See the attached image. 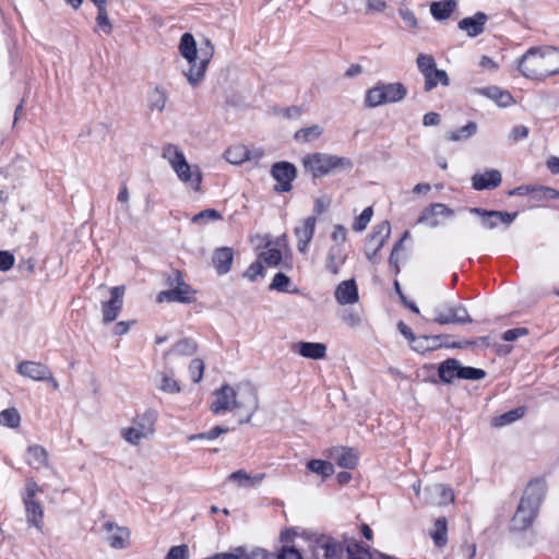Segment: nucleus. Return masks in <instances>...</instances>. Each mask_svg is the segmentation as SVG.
Wrapping results in <instances>:
<instances>
[{
	"label": "nucleus",
	"mask_w": 559,
	"mask_h": 559,
	"mask_svg": "<svg viewBox=\"0 0 559 559\" xmlns=\"http://www.w3.org/2000/svg\"><path fill=\"white\" fill-rule=\"evenodd\" d=\"M259 408L257 389L251 383H241L234 386L223 385L214 392L211 411L214 414L235 412L239 423H248Z\"/></svg>",
	"instance_id": "nucleus-1"
},
{
	"label": "nucleus",
	"mask_w": 559,
	"mask_h": 559,
	"mask_svg": "<svg viewBox=\"0 0 559 559\" xmlns=\"http://www.w3.org/2000/svg\"><path fill=\"white\" fill-rule=\"evenodd\" d=\"M201 56L198 57L197 43L190 33H185L179 43L180 55L187 60L188 69L182 71L191 87H197L204 80L207 66L214 56V45L210 39L203 41Z\"/></svg>",
	"instance_id": "nucleus-2"
},
{
	"label": "nucleus",
	"mask_w": 559,
	"mask_h": 559,
	"mask_svg": "<svg viewBox=\"0 0 559 559\" xmlns=\"http://www.w3.org/2000/svg\"><path fill=\"white\" fill-rule=\"evenodd\" d=\"M518 70L531 80L554 75L550 46L530 48L519 60Z\"/></svg>",
	"instance_id": "nucleus-3"
},
{
	"label": "nucleus",
	"mask_w": 559,
	"mask_h": 559,
	"mask_svg": "<svg viewBox=\"0 0 559 559\" xmlns=\"http://www.w3.org/2000/svg\"><path fill=\"white\" fill-rule=\"evenodd\" d=\"M302 166L313 178H320L334 170L352 168L353 163L346 157L326 153H312L302 158Z\"/></svg>",
	"instance_id": "nucleus-4"
},
{
	"label": "nucleus",
	"mask_w": 559,
	"mask_h": 559,
	"mask_svg": "<svg viewBox=\"0 0 559 559\" xmlns=\"http://www.w3.org/2000/svg\"><path fill=\"white\" fill-rule=\"evenodd\" d=\"M157 415L154 411H146L136 415L131 426L121 429V437L130 444L138 445L144 439L151 438L155 432Z\"/></svg>",
	"instance_id": "nucleus-5"
},
{
	"label": "nucleus",
	"mask_w": 559,
	"mask_h": 559,
	"mask_svg": "<svg viewBox=\"0 0 559 559\" xmlns=\"http://www.w3.org/2000/svg\"><path fill=\"white\" fill-rule=\"evenodd\" d=\"M407 91L400 83H380L369 88L366 93L365 105L368 108H374L388 103H397L406 97Z\"/></svg>",
	"instance_id": "nucleus-6"
},
{
	"label": "nucleus",
	"mask_w": 559,
	"mask_h": 559,
	"mask_svg": "<svg viewBox=\"0 0 559 559\" xmlns=\"http://www.w3.org/2000/svg\"><path fill=\"white\" fill-rule=\"evenodd\" d=\"M416 63L425 79V92H430L439 83L443 86L449 85V76L447 72L437 68L435 58L431 55L419 53L416 59Z\"/></svg>",
	"instance_id": "nucleus-7"
},
{
	"label": "nucleus",
	"mask_w": 559,
	"mask_h": 559,
	"mask_svg": "<svg viewBox=\"0 0 559 559\" xmlns=\"http://www.w3.org/2000/svg\"><path fill=\"white\" fill-rule=\"evenodd\" d=\"M435 322L438 324H466L472 323V318L466 308L460 304L448 305L445 308L436 309Z\"/></svg>",
	"instance_id": "nucleus-8"
},
{
	"label": "nucleus",
	"mask_w": 559,
	"mask_h": 559,
	"mask_svg": "<svg viewBox=\"0 0 559 559\" xmlns=\"http://www.w3.org/2000/svg\"><path fill=\"white\" fill-rule=\"evenodd\" d=\"M124 286L110 288V299L102 302L103 322H114L123 307Z\"/></svg>",
	"instance_id": "nucleus-9"
},
{
	"label": "nucleus",
	"mask_w": 559,
	"mask_h": 559,
	"mask_svg": "<svg viewBox=\"0 0 559 559\" xmlns=\"http://www.w3.org/2000/svg\"><path fill=\"white\" fill-rule=\"evenodd\" d=\"M272 176L277 181L275 190L287 192L292 189V181L296 177V168L288 162L275 163L272 166Z\"/></svg>",
	"instance_id": "nucleus-10"
},
{
	"label": "nucleus",
	"mask_w": 559,
	"mask_h": 559,
	"mask_svg": "<svg viewBox=\"0 0 559 559\" xmlns=\"http://www.w3.org/2000/svg\"><path fill=\"white\" fill-rule=\"evenodd\" d=\"M424 501L427 504L444 506L454 501V492L443 484H433L425 488Z\"/></svg>",
	"instance_id": "nucleus-11"
},
{
	"label": "nucleus",
	"mask_w": 559,
	"mask_h": 559,
	"mask_svg": "<svg viewBox=\"0 0 559 559\" xmlns=\"http://www.w3.org/2000/svg\"><path fill=\"white\" fill-rule=\"evenodd\" d=\"M194 294L195 290L183 282L175 288L160 292L156 297V301L159 304L164 301L190 304L194 300Z\"/></svg>",
	"instance_id": "nucleus-12"
},
{
	"label": "nucleus",
	"mask_w": 559,
	"mask_h": 559,
	"mask_svg": "<svg viewBox=\"0 0 559 559\" xmlns=\"http://www.w3.org/2000/svg\"><path fill=\"white\" fill-rule=\"evenodd\" d=\"M328 456L343 468L354 469L358 464V453L353 448H332L328 451Z\"/></svg>",
	"instance_id": "nucleus-13"
},
{
	"label": "nucleus",
	"mask_w": 559,
	"mask_h": 559,
	"mask_svg": "<svg viewBox=\"0 0 559 559\" xmlns=\"http://www.w3.org/2000/svg\"><path fill=\"white\" fill-rule=\"evenodd\" d=\"M104 530L108 533H111L108 536L107 542L109 546L114 549H123L129 546L130 531L127 527L119 526L114 522H106L103 525Z\"/></svg>",
	"instance_id": "nucleus-14"
},
{
	"label": "nucleus",
	"mask_w": 559,
	"mask_h": 559,
	"mask_svg": "<svg viewBox=\"0 0 559 559\" xmlns=\"http://www.w3.org/2000/svg\"><path fill=\"white\" fill-rule=\"evenodd\" d=\"M254 239L259 240V247L264 246L265 250L259 253L260 261L267 266H277L282 259V252L280 249L272 247L273 240L269 235L255 236Z\"/></svg>",
	"instance_id": "nucleus-15"
},
{
	"label": "nucleus",
	"mask_w": 559,
	"mask_h": 559,
	"mask_svg": "<svg viewBox=\"0 0 559 559\" xmlns=\"http://www.w3.org/2000/svg\"><path fill=\"white\" fill-rule=\"evenodd\" d=\"M545 492V481L540 479H535L527 484L521 500L528 504L531 508L538 511V508L544 499Z\"/></svg>",
	"instance_id": "nucleus-16"
},
{
	"label": "nucleus",
	"mask_w": 559,
	"mask_h": 559,
	"mask_svg": "<svg viewBox=\"0 0 559 559\" xmlns=\"http://www.w3.org/2000/svg\"><path fill=\"white\" fill-rule=\"evenodd\" d=\"M316 224V216H310L304 219L300 225L295 227L294 231L298 240L297 248L301 253H305L307 251L308 245L312 240Z\"/></svg>",
	"instance_id": "nucleus-17"
},
{
	"label": "nucleus",
	"mask_w": 559,
	"mask_h": 559,
	"mask_svg": "<svg viewBox=\"0 0 559 559\" xmlns=\"http://www.w3.org/2000/svg\"><path fill=\"white\" fill-rule=\"evenodd\" d=\"M502 180L501 173L497 169H489L485 173H477L472 177V185L475 190H490L497 188Z\"/></svg>",
	"instance_id": "nucleus-18"
},
{
	"label": "nucleus",
	"mask_w": 559,
	"mask_h": 559,
	"mask_svg": "<svg viewBox=\"0 0 559 559\" xmlns=\"http://www.w3.org/2000/svg\"><path fill=\"white\" fill-rule=\"evenodd\" d=\"M537 511L528 504L520 501L518 510L512 519V528L516 531H524L531 526L536 518Z\"/></svg>",
	"instance_id": "nucleus-19"
},
{
	"label": "nucleus",
	"mask_w": 559,
	"mask_h": 559,
	"mask_svg": "<svg viewBox=\"0 0 559 559\" xmlns=\"http://www.w3.org/2000/svg\"><path fill=\"white\" fill-rule=\"evenodd\" d=\"M175 173L181 182L190 185L195 191H200L202 173L198 165H190L186 162L182 164V168H178Z\"/></svg>",
	"instance_id": "nucleus-20"
},
{
	"label": "nucleus",
	"mask_w": 559,
	"mask_h": 559,
	"mask_svg": "<svg viewBox=\"0 0 559 559\" xmlns=\"http://www.w3.org/2000/svg\"><path fill=\"white\" fill-rule=\"evenodd\" d=\"M487 20L484 12H477L473 16L462 19L459 22V28L466 32L469 37H476L484 32Z\"/></svg>",
	"instance_id": "nucleus-21"
},
{
	"label": "nucleus",
	"mask_w": 559,
	"mask_h": 559,
	"mask_svg": "<svg viewBox=\"0 0 559 559\" xmlns=\"http://www.w3.org/2000/svg\"><path fill=\"white\" fill-rule=\"evenodd\" d=\"M335 299L340 305H352L358 301V289L355 280L340 283L335 289Z\"/></svg>",
	"instance_id": "nucleus-22"
},
{
	"label": "nucleus",
	"mask_w": 559,
	"mask_h": 559,
	"mask_svg": "<svg viewBox=\"0 0 559 559\" xmlns=\"http://www.w3.org/2000/svg\"><path fill=\"white\" fill-rule=\"evenodd\" d=\"M17 372L35 381H43L49 374V368L36 361H22L17 366Z\"/></svg>",
	"instance_id": "nucleus-23"
},
{
	"label": "nucleus",
	"mask_w": 559,
	"mask_h": 559,
	"mask_svg": "<svg viewBox=\"0 0 559 559\" xmlns=\"http://www.w3.org/2000/svg\"><path fill=\"white\" fill-rule=\"evenodd\" d=\"M437 215L452 216L453 211L450 210L444 204L435 203L421 212L420 216L417 219V223H419V224L426 223L431 227H436L439 225V222L436 218Z\"/></svg>",
	"instance_id": "nucleus-24"
},
{
	"label": "nucleus",
	"mask_w": 559,
	"mask_h": 559,
	"mask_svg": "<svg viewBox=\"0 0 559 559\" xmlns=\"http://www.w3.org/2000/svg\"><path fill=\"white\" fill-rule=\"evenodd\" d=\"M156 388L165 394H178L181 391V386L171 370L157 372Z\"/></svg>",
	"instance_id": "nucleus-25"
},
{
	"label": "nucleus",
	"mask_w": 559,
	"mask_h": 559,
	"mask_svg": "<svg viewBox=\"0 0 559 559\" xmlns=\"http://www.w3.org/2000/svg\"><path fill=\"white\" fill-rule=\"evenodd\" d=\"M346 258L347 255L342 246H332L325 258V269L333 275H337L340 273V267L345 263Z\"/></svg>",
	"instance_id": "nucleus-26"
},
{
	"label": "nucleus",
	"mask_w": 559,
	"mask_h": 559,
	"mask_svg": "<svg viewBox=\"0 0 559 559\" xmlns=\"http://www.w3.org/2000/svg\"><path fill=\"white\" fill-rule=\"evenodd\" d=\"M391 235V225L388 221L381 222L376 226L369 238L368 246L373 247V254H378L379 250L384 246Z\"/></svg>",
	"instance_id": "nucleus-27"
},
{
	"label": "nucleus",
	"mask_w": 559,
	"mask_h": 559,
	"mask_svg": "<svg viewBox=\"0 0 559 559\" xmlns=\"http://www.w3.org/2000/svg\"><path fill=\"white\" fill-rule=\"evenodd\" d=\"M162 157L168 162L174 171L182 168V164L187 162L183 152L173 143H167L163 146Z\"/></svg>",
	"instance_id": "nucleus-28"
},
{
	"label": "nucleus",
	"mask_w": 559,
	"mask_h": 559,
	"mask_svg": "<svg viewBox=\"0 0 559 559\" xmlns=\"http://www.w3.org/2000/svg\"><path fill=\"white\" fill-rule=\"evenodd\" d=\"M296 352L310 359H323L326 356V346L323 343L300 342L296 345Z\"/></svg>",
	"instance_id": "nucleus-29"
},
{
	"label": "nucleus",
	"mask_w": 559,
	"mask_h": 559,
	"mask_svg": "<svg viewBox=\"0 0 559 559\" xmlns=\"http://www.w3.org/2000/svg\"><path fill=\"white\" fill-rule=\"evenodd\" d=\"M476 92L492 99L500 107H508L514 103L513 96L508 91L497 86L477 88Z\"/></svg>",
	"instance_id": "nucleus-30"
},
{
	"label": "nucleus",
	"mask_w": 559,
	"mask_h": 559,
	"mask_svg": "<svg viewBox=\"0 0 559 559\" xmlns=\"http://www.w3.org/2000/svg\"><path fill=\"white\" fill-rule=\"evenodd\" d=\"M234 259V252L231 248L223 247L214 251L212 261L219 274H225L230 270Z\"/></svg>",
	"instance_id": "nucleus-31"
},
{
	"label": "nucleus",
	"mask_w": 559,
	"mask_h": 559,
	"mask_svg": "<svg viewBox=\"0 0 559 559\" xmlns=\"http://www.w3.org/2000/svg\"><path fill=\"white\" fill-rule=\"evenodd\" d=\"M27 464L40 469L49 466L48 452L41 445L34 444L27 448Z\"/></svg>",
	"instance_id": "nucleus-32"
},
{
	"label": "nucleus",
	"mask_w": 559,
	"mask_h": 559,
	"mask_svg": "<svg viewBox=\"0 0 559 559\" xmlns=\"http://www.w3.org/2000/svg\"><path fill=\"white\" fill-rule=\"evenodd\" d=\"M168 100V94L165 88L155 86L148 94L147 107L150 111L162 114Z\"/></svg>",
	"instance_id": "nucleus-33"
},
{
	"label": "nucleus",
	"mask_w": 559,
	"mask_h": 559,
	"mask_svg": "<svg viewBox=\"0 0 559 559\" xmlns=\"http://www.w3.org/2000/svg\"><path fill=\"white\" fill-rule=\"evenodd\" d=\"M456 7L455 0L436 1L430 4V13L436 20L443 21L451 16Z\"/></svg>",
	"instance_id": "nucleus-34"
},
{
	"label": "nucleus",
	"mask_w": 559,
	"mask_h": 559,
	"mask_svg": "<svg viewBox=\"0 0 559 559\" xmlns=\"http://www.w3.org/2000/svg\"><path fill=\"white\" fill-rule=\"evenodd\" d=\"M460 361L454 358H449L440 364L438 374L442 382L451 383L454 379H459Z\"/></svg>",
	"instance_id": "nucleus-35"
},
{
	"label": "nucleus",
	"mask_w": 559,
	"mask_h": 559,
	"mask_svg": "<svg viewBox=\"0 0 559 559\" xmlns=\"http://www.w3.org/2000/svg\"><path fill=\"white\" fill-rule=\"evenodd\" d=\"M24 503L28 523L40 530L44 515L41 506L39 502L29 498H24Z\"/></svg>",
	"instance_id": "nucleus-36"
},
{
	"label": "nucleus",
	"mask_w": 559,
	"mask_h": 559,
	"mask_svg": "<svg viewBox=\"0 0 559 559\" xmlns=\"http://www.w3.org/2000/svg\"><path fill=\"white\" fill-rule=\"evenodd\" d=\"M265 478L264 473L250 475L243 469L236 471L229 475V479L237 483L240 487H253Z\"/></svg>",
	"instance_id": "nucleus-37"
},
{
	"label": "nucleus",
	"mask_w": 559,
	"mask_h": 559,
	"mask_svg": "<svg viewBox=\"0 0 559 559\" xmlns=\"http://www.w3.org/2000/svg\"><path fill=\"white\" fill-rule=\"evenodd\" d=\"M471 213L476 214L483 218L489 217H496L500 221V224H503L506 226H509L513 223V221L516 217V213H508V212H501V211H487L481 207H471L468 210Z\"/></svg>",
	"instance_id": "nucleus-38"
},
{
	"label": "nucleus",
	"mask_w": 559,
	"mask_h": 559,
	"mask_svg": "<svg viewBox=\"0 0 559 559\" xmlns=\"http://www.w3.org/2000/svg\"><path fill=\"white\" fill-rule=\"evenodd\" d=\"M318 547L323 550L325 559H340L343 554V545L329 538L318 543Z\"/></svg>",
	"instance_id": "nucleus-39"
},
{
	"label": "nucleus",
	"mask_w": 559,
	"mask_h": 559,
	"mask_svg": "<svg viewBox=\"0 0 559 559\" xmlns=\"http://www.w3.org/2000/svg\"><path fill=\"white\" fill-rule=\"evenodd\" d=\"M307 468L324 479L334 474V465L329 461L312 459L307 463Z\"/></svg>",
	"instance_id": "nucleus-40"
},
{
	"label": "nucleus",
	"mask_w": 559,
	"mask_h": 559,
	"mask_svg": "<svg viewBox=\"0 0 559 559\" xmlns=\"http://www.w3.org/2000/svg\"><path fill=\"white\" fill-rule=\"evenodd\" d=\"M448 528H447V519L445 518H439L435 522V527L430 532V536L433 539V543L437 547H443L445 546L448 542L447 537Z\"/></svg>",
	"instance_id": "nucleus-41"
},
{
	"label": "nucleus",
	"mask_w": 559,
	"mask_h": 559,
	"mask_svg": "<svg viewBox=\"0 0 559 559\" xmlns=\"http://www.w3.org/2000/svg\"><path fill=\"white\" fill-rule=\"evenodd\" d=\"M524 414H525L524 407H516V408L511 409L500 416L492 418L491 425L493 427H502V426L509 425V424L522 418L524 416Z\"/></svg>",
	"instance_id": "nucleus-42"
},
{
	"label": "nucleus",
	"mask_w": 559,
	"mask_h": 559,
	"mask_svg": "<svg viewBox=\"0 0 559 559\" xmlns=\"http://www.w3.org/2000/svg\"><path fill=\"white\" fill-rule=\"evenodd\" d=\"M225 158L228 163L238 165L249 158V151L243 145H234L225 152Z\"/></svg>",
	"instance_id": "nucleus-43"
},
{
	"label": "nucleus",
	"mask_w": 559,
	"mask_h": 559,
	"mask_svg": "<svg viewBox=\"0 0 559 559\" xmlns=\"http://www.w3.org/2000/svg\"><path fill=\"white\" fill-rule=\"evenodd\" d=\"M197 350V344L191 340L179 341L170 352L165 354V359L173 355L191 356Z\"/></svg>",
	"instance_id": "nucleus-44"
},
{
	"label": "nucleus",
	"mask_w": 559,
	"mask_h": 559,
	"mask_svg": "<svg viewBox=\"0 0 559 559\" xmlns=\"http://www.w3.org/2000/svg\"><path fill=\"white\" fill-rule=\"evenodd\" d=\"M322 132L323 129L320 126L313 124L311 127L298 130L294 138L297 141L307 143L317 140L322 134Z\"/></svg>",
	"instance_id": "nucleus-45"
},
{
	"label": "nucleus",
	"mask_w": 559,
	"mask_h": 559,
	"mask_svg": "<svg viewBox=\"0 0 559 559\" xmlns=\"http://www.w3.org/2000/svg\"><path fill=\"white\" fill-rule=\"evenodd\" d=\"M346 552L348 559H371V555L368 549L364 548L355 540L347 543Z\"/></svg>",
	"instance_id": "nucleus-46"
},
{
	"label": "nucleus",
	"mask_w": 559,
	"mask_h": 559,
	"mask_svg": "<svg viewBox=\"0 0 559 559\" xmlns=\"http://www.w3.org/2000/svg\"><path fill=\"white\" fill-rule=\"evenodd\" d=\"M21 423V416L16 408H8L0 413V424H3L10 428H17Z\"/></svg>",
	"instance_id": "nucleus-47"
},
{
	"label": "nucleus",
	"mask_w": 559,
	"mask_h": 559,
	"mask_svg": "<svg viewBox=\"0 0 559 559\" xmlns=\"http://www.w3.org/2000/svg\"><path fill=\"white\" fill-rule=\"evenodd\" d=\"M477 130V126L475 122L471 121L466 126L452 131L448 134V139L450 141H461L463 139H468L472 136Z\"/></svg>",
	"instance_id": "nucleus-48"
},
{
	"label": "nucleus",
	"mask_w": 559,
	"mask_h": 559,
	"mask_svg": "<svg viewBox=\"0 0 559 559\" xmlns=\"http://www.w3.org/2000/svg\"><path fill=\"white\" fill-rule=\"evenodd\" d=\"M219 219H222V214L218 211H216L214 209H206V210L201 211L200 213L195 214L191 218V222L193 224L203 225L209 221H219Z\"/></svg>",
	"instance_id": "nucleus-49"
},
{
	"label": "nucleus",
	"mask_w": 559,
	"mask_h": 559,
	"mask_svg": "<svg viewBox=\"0 0 559 559\" xmlns=\"http://www.w3.org/2000/svg\"><path fill=\"white\" fill-rule=\"evenodd\" d=\"M459 376V379L464 380H480L485 378L486 372L483 369L473 368V367H464L460 365V371L456 373Z\"/></svg>",
	"instance_id": "nucleus-50"
},
{
	"label": "nucleus",
	"mask_w": 559,
	"mask_h": 559,
	"mask_svg": "<svg viewBox=\"0 0 559 559\" xmlns=\"http://www.w3.org/2000/svg\"><path fill=\"white\" fill-rule=\"evenodd\" d=\"M189 372L194 383H199L203 378L204 362L202 359H192L189 365Z\"/></svg>",
	"instance_id": "nucleus-51"
},
{
	"label": "nucleus",
	"mask_w": 559,
	"mask_h": 559,
	"mask_svg": "<svg viewBox=\"0 0 559 559\" xmlns=\"http://www.w3.org/2000/svg\"><path fill=\"white\" fill-rule=\"evenodd\" d=\"M399 14L404 21V23L412 29L418 28V21L415 16L414 12L411 11L408 8L401 5L399 8Z\"/></svg>",
	"instance_id": "nucleus-52"
},
{
	"label": "nucleus",
	"mask_w": 559,
	"mask_h": 559,
	"mask_svg": "<svg viewBox=\"0 0 559 559\" xmlns=\"http://www.w3.org/2000/svg\"><path fill=\"white\" fill-rule=\"evenodd\" d=\"M289 284L290 278L288 276L284 273H277L272 281L270 288L278 292H287Z\"/></svg>",
	"instance_id": "nucleus-53"
},
{
	"label": "nucleus",
	"mask_w": 559,
	"mask_h": 559,
	"mask_svg": "<svg viewBox=\"0 0 559 559\" xmlns=\"http://www.w3.org/2000/svg\"><path fill=\"white\" fill-rule=\"evenodd\" d=\"M372 216V209L366 207L359 217L356 219V222L353 225V229L356 231H362L367 225L369 224Z\"/></svg>",
	"instance_id": "nucleus-54"
},
{
	"label": "nucleus",
	"mask_w": 559,
	"mask_h": 559,
	"mask_svg": "<svg viewBox=\"0 0 559 559\" xmlns=\"http://www.w3.org/2000/svg\"><path fill=\"white\" fill-rule=\"evenodd\" d=\"M97 25L98 27L105 33L110 34L111 33V24L108 19L107 11L104 5H99L98 15H97Z\"/></svg>",
	"instance_id": "nucleus-55"
},
{
	"label": "nucleus",
	"mask_w": 559,
	"mask_h": 559,
	"mask_svg": "<svg viewBox=\"0 0 559 559\" xmlns=\"http://www.w3.org/2000/svg\"><path fill=\"white\" fill-rule=\"evenodd\" d=\"M189 548L187 545H179L171 547L165 559H188Z\"/></svg>",
	"instance_id": "nucleus-56"
},
{
	"label": "nucleus",
	"mask_w": 559,
	"mask_h": 559,
	"mask_svg": "<svg viewBox=\"0 0 559 559\" xmlns=\"http://www.w3.org/2000/svg\"><path fill=\"white\" fill-rule=\"evenodd\" d=\"M263 263L258 258V260L247 269L245 276L250 281H254L258 276L263 274Z\"/></svg>",
	"instance_id": "nucleus-57"
},
{
	"label": "nucleus",
	"mask_w": 559,
	"mask_h": 559,
	"mask_svg": "<svg viewBox=\"0 0 559 559\" xmlns=\"http://www.w3.org/2000/svg\"><path fill=\"white\" fill-rule=\"evenodd\" d=\"M527 333L528 331L526 328H515L507 330L502 335V340L506 342H513L521 336L527 335Z\"/></svg>",
	"instance_id": "nucleus-58"
},
{
	"label": "nucleus",
	"mask_w": 559,
	"mask_h": 559,
	"mask_svg": "<svg viewBox=\"0 0 559 559\" xmlns=\"http://www.w3.org/2000/svg\"><path fill=\"white\" fill-rule=\"evenodd\" d=\"M14 257L9 251H0V271H9L14 265Z\"/></svg>",
	"instance_id": "nucleus-59"
},
{
	"label": "nucleus",
	"mask_w": 559,
	"mask_h": 559,
	"mask_svg": "<svg viewBox=\"0 0 559 559\" xmlns=\"http://www.w3.org/2000/svg\"><path fill=\"white\" fill-rule=\"evenodd\" d=\"M539 187H531V186H520L509 191L510 195H525L528 193H535L537 199L540 198V193L538 191Z\"/></svg>",
	"instance_id": "nucleus-60"
},
{
	"label": "nucleus",
	"mask_w": 559,
	"mask_h": 559,
	"mask_svg": "<svg viewBox=\"0 0 559 559\" xmlns=\"http://www.w3.org/2000/svg\"><path fill=\"white\" fill-rule=\"evenodd\" d=\"M331 237L336 242L335 245L342 246V243H344L347 239V230L344 226L336 225L334 226Z\"/></svg>",
	"instance_id": "nucleus-61"
},
{
	"label": "nucleus",
	"mask_w": 559,
	"mask_h": 559,
	"mask_svg": "<svg viewBox=\"0 0 559 559\" xmlns=\"http://www.w3.org/2000/svg\"><path fill=\"white\" fill-rule=\"evenodd\" d=\"M183 282L185 281L182 274L178 270H173L167 277V285L169 286V288H175L182 284Z\"/></svg>",
	"instance_id": "nucleus-62"
},
{
	"label": "nucleus",
	"mask_w": 559,
	"mask_h": 559,
	"mask_svg": "<svg viewBox=\"0 0 559 559\" xmlns=\"http://www.w3.org/2000/svg\"><path fill=\"white\" fill-rule=\"evenodd\" d=\"M278 559H302L301 555L294 547H284L277 557Z\"/></svg>",
	"instance_id": "nucleus-63"
},
{
	"label": "nucleus",
	"mask_w": 559,
	"mask_h": 559,
	"mask_svg": "<svg viewBox=\"0 0 559 559\" xmlns=\"http://www.w3.org/2000/svg\"><path fill=\"white\" fill-rule=\"evenodd\" d=\"M331 199L328 197L319 198L314 201V212L317 214H323L330 206Z\"/></svg>",
	"instance_id": "nucleus-64"
}]
</instances>
